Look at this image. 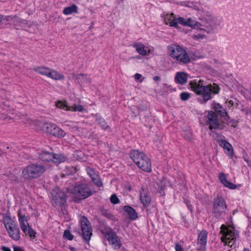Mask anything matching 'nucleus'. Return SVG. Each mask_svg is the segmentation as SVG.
I'll return each instance as SVG.
<instances>
[{
    "mask_svg": "<svg viewBox=\"0 0 251 251\" xmlns=\"http://www.w3.org/2000/svg\"><path fill=\"white\" fill-rule=\"evenodd\" d=\"M190 97V95L188 92H182L180 94V98L183 101L188 100Z\"/></svg>",
    "mask_w": 251,
    "mask_h": 251,
    "instance_id": "33",
    "label": "nucleus"
},
{
    "mask_svg": "<svg viewBox=\"0 0 251 251\" xmlns=\"http://www.w3.org/2000/svg\"><path fill=\"white\" fill-rule=\"evenodd\" d=\"M153 79L154 81H159V80H160V77H159L158 76H155L153 77Z\"/></svg>",
    "mask_w": 251,
    "mask_h": 251,
    "instance_id": "49",
    "label": "nucleus"
},
{
    "mask_svg": "<svg viewBox=\"0 0 251 251\" xmlns=\"http://www.w3.org/2000/svg\"><path fill=\"white\" fill-rule=\"evenodd\" d=\"M130 157L138 167L144 171L150 172L151 165L150 159L143 152L133 150L130 152Z\"/></svg>",
    "mask_w": 251,
    "mask_h": 251,
    "instance_id": "5",
    "label": "nucleus"
},
{
    "mask_svg": "<svg viewBox=\"0 0 251 251\" xmlns=\"http://www.w3.org/2000/svg\"><path fill=\"white\" fill-rule=\"evenodd\" d=\"M198 24V23L197 22H196V21L191 19V18H188L187 19H186V25L185 26H190V27H195Z\"/></svg>",
    "mask_w": 251,
    "mask_h": 251,
    "instance_id": "31",
    "label": "nucleus"
},
{
    "mask_svg": "<svg viewBox=\"0 0 251 251\" xmlns=\"http://www.w3.org/2000/svg\"><path fill=\"white\" fill-rule=\"evenodd\" d=\"M168 50L170 56L179 64H187L191 62V58L187 51L179 45H172L168 47Z\"/></svg>",
    "mask_w": 251,
    "mask_h": 251,
    "instance_id": "2",
    "label": "nucleus"
},
{
    "mask_svg": "<svg viewBox=\"0 0 251 251\" xmlns=\"http://www.w3.org/2000/svg\"><path fill=\"white\" fill-rule=\"evenodd\" d=\"M42 130L48 133L57 137H64L66 133L55 124L46 123L42 126Z\"/></svg>",
    "mask_w": 251,
    "mask_h": 251,
    "instance_id": "11",
    "label": "nucleus"
},
{
    "mask_svg": "<svg viewBox=\"0 0 251 251\" xmlns=\"http://www.w3.org/2000/svg\"><path fill=\"white\" fill-rule=\"evenodd\" d=\"M77 6L75 4H73L71 6L65 7L63 10V13L65 15H68L73 13H77Z\"/></svg>",
    "mask_w": 251,
    "mask_h": 251,
    "instance_id": "27",
    "label": "nucleus"
},
{
    "mask_svg": "<svg viewBox=\"0 0 251 251\" xmlns=\"http://www.w3.org/2000/svg\"><path fill=\"white\" fill-rule=\"evenodd\" d=\"M50 69L49 68L45 67L44 66L38 67L35 68L33 70L37 73L48 77L50 71Z\"/></svg>",
    "mask_w": 251,
    "mask_h": 251,
    "instance_id": "28",
    "label": "nucleus"
},
{
    "mask_svg": "<svg viewBox=\"0 0 251 251\" xmlns=\"http://www.w3.org/2000/svg\"><path fill=\"white\" fill-rule=\"evenodd\" d=\"M80 224L81 236L86 242H89L92 235V228L90 223L85 216H82L80 219Z\"/></svg>",
    "mask_w": 251,
    "mask_h": 251,
    "instance_id": "10",
    "label": "nucleus"
},
{
    "mask_svg": "<svg viewBox=\"0 0 251 251\" xmlns=\"http://www.w3.org/2000/svg\"><path fill=\"white\" fill-rule=\"evenodd\" d=\"M206 125L210 130L221 129L220 120L217 115L213 111L208 112L206 116Z\"/></svg>",
    "mask_w": 251,
    "mask_h": 251,
    "instance_id": "13",
    "label": "nucleus"
},
{
    "mask_svg": "<svg viewBox=\"0 0 251 251\" xmlns=\"http://www.w3.org/2000/svg\"><path fill=\"white\" fill-rule=\"evenodd\" d=\"M5 18L4 19L3 16L2 17L1 16V20H0L1 24H3V22L5 21Z\"/></svg>",
    "mask_w": 251,
    "mask_h": 251,
    "instance_id": "51",
    "label": "nucleus"
},
{
    "mask_svg": "<svg viewBox=\"0 0 251 251\" xmlns=\"http://www.w3.org/2000/svg\"><path fill=\"white\" fill-rule=\"evenodd\" d=\"M246 98L251 100V89L246 94Z\"/></svg>",
    "mask_w": 251,
    "mask_h": 251,
    "instance_id": "46",
    "label": "nucleus"
},
{
    "mask_svg": "<svg viewBox=\"0 0 251 251\" xmlns=\"http://www.w3.org/2000/svg\"><path fill=\"white\" fill-rule=\"evenodd\" d=\"M187 80V75L186 73L183 72L177 73L175 77L176 82L181 85L186 83Z\"/></svg>",
    "mask_w": 251,
    "mask_h": 251,
    "instance_id": "22",
    "label": "nucleus"
},
{
    "mask_svg": "<svg viewBox=\"0 0 251 251\" xmlns=\"http://www.w3.org/2000/svg\"><path fill=\"white\" fill-rule=\"evenodd\" d=\"M212 108L216 112L219 114L222 117L227 116V113L226 109L219 103L213 102L212 103Z\"/></svg>",
    "mask_w": 251,
    "mask_h": 251,
    "instance_id": "17",
    "label": "nucleus"
},
{
    "mask_svg": "<svg viewBox=\"0 0 251 251\" xmlns=\"http://www.w3.org/2000/svg\"><path fill=\"white\" fill-rule=\"evenodd\" d=\"M207 232L203 230L198 234L197 244L198 246V250L202 251L205 249L207 243Z\"/></svg>",
    "mask_w": 251,
    "mask_h": 251,
    "instance_id": "15",
    "label": "nucleus"
},
{
    "mask_svg": "<svg viewBox=\"0 0 251 251\" xmlns=\"http://www.w3.org/2000/svg\"><path fill=\"white\" fill-rule=\"evenodd\" d=\"M219 179L222 183L226 187L232 189H235L236 188V185L230 182H229L226 179V176L224 173H222L220 174Z\"/></svg>",
    "mask_w": 251,
    "mask_h": 251,
    "instance_id": "23",
    "label": "nucleus"
},
{
    "mask_svg": "<svg viewBox=\"0 0 251 251\" xmlns=\"http://www.w3.org/2000/svg\"><path fill=\"white\" fill-rule=\"evenodd\" d=\"M164 21L166 25H169L171 26L177 28V25H176V17L173 13L165 15Z\"/></svg>",
    "mask_w": 251,
    "mask_h": 251,
    "instance_id": "18",
    "label": "nucleus"
},
{
    "mask_svg": "<svg viewBox=\"0 0 251 251\" xmlns=\"http://www.w3.org/2000/svg\"><path fill=\"white\" fill-rule=\"evenodd\" d=\"M64 236L69 240H72L73 239V235L70 233L69 230H65Z\"/></svg>",
    "mask_w": 251,
    "mask_h": 251,
    "instance_id": "37",
    "label": "nucleus"
},
{
    "mask_svg": "<svg viewBox=\"0 0 251 251\" xmlns=\"http://www.w3.org/2000/svg\"><path fill=\"white\" fill-rule=\"evenodd\" d=\"M52 204L54 206L61 207L66 202L65 193L59 188L55 189L51 192Z\"/></svg>",
    "mask_w": 251,
    "mask_h": 251,
    "instance_id": "12",
    "label": "nucleus"
},
{
    "mask_svg": "<svg viewBox=\"0 0 251 251\" xmlns=\"http://www.w3.org/2000/svg\"><path fill=\"white\" fill-rule=\"evenodd\" d=\"M48 77L55 80H63L65 78L63 75L53 69H50Z\"/></svg>",
    "mask_w": 251,
    "mask_h": 251,
    "instance_id": "24",
    "label": "nucleus"
},
{
    "mask_svg": "<svg viewBox=\"0 0 251 251\" xmlns=\"http://www.w3.org/2000/svg\"><path fill=\"white\" fill-rule=\"evenodd\" d=\"M165 87H167V85H165Z\"/></svg>",
    "mask_w": 251,
    "mask_h": 251,
    "instance_id": "57",
    "label": "nucleus"
},
{
    "mask_svg": "<svg viewBox=\"0 0 251 251\" xmlns=\"http://www.w3.org/2000/svg\"><path fill=\"white\" fill-rule=\"evenodd\" d=\"M133 47L135 48L136 50L139 54L143 56H145L147 54L145 47L143 44L140 43H135L133 45Z\"/></svg>",
    "mask_w": 251,
    "mask_h": 251,
    "instance_id": "26",
    "label": "nucleus"
},
{
    "mask_svg": "<svg viewBox=\"0 0 251 251\" xmlns=\"http://www.w3.org/2000/svg\"><path fill=\"white\" fill-rule=\"evenodd\" d=\"M176 25H178V24H180L183 25H186V20L184 19L182 17H178L177 18H176Z\"/></svg>",
    "mask_w": 251,
    "mask_h": 251,
    "instance_id": "35",
    "label": "nucleus"
},
{
    "mask_svg": "<svg viewBox=\"0 0 251 251\" xmlns=\"http://www.w3.org/2000/svg\"><path fill=\"white\" fill-rule=\"evenodd\" d=\"M15 119H17V120L20 119V117H19L18 116H17V117H15Z\"/></svg>",
    "mask_w": 251,
    "mask_h": 251,
    "instance_id": "56",
    "label": "nucleus"
},
{
    "mask_svg": "<svg viewBox=\"0 0 251 251\" xmlns=\"http://www.w3.org/2000/svg\"><path fill=\"white\" fill-rule=\"evenodd\" d=\"M67 110L71 111H82L84 110V107L81 105H75L74 106L70 107V108H68Z\"/></svg>",
    "mask_w": 251,
    "mask_h": 251,
    "instance_id": "30",
    "label": "nucleus"
},
{
    "mask_svg": "<svg viewBox=\"0 0 251 251\" xmlns=\"http://www.w3.org/2000/svg\"><path fill=\"white\" fill-rule=\"evenodd\" d=\"M18 217L20 228L23 232L32 238L36 237V232L32 229L31 226L28 223L27 217L25 215H22L21 210L18 211Z\"/></svg>",
    "mask_w": 251,
    "mask_h": 251,
    "instance_id": "7",
    "label": "nucleus"
},
{
    "mask_svg": "<svg viewBox=\"0 0 251 251\" xmlns=\"http://www.w3.org/2000/svg\"><path fill=\"white\" fill-rule=\"evenodd\" d=\"M45 166L38 164L32 163L28 165L22 170V176L25 179L31 180L41 176L46 171Z\"/></svg>",
    "mask_w": 251,
    "mask_h": 251,
    "instance_id": "3",
    "label": "nucleus"
},
{
    "mask_svg": "<svg viewBox=\"0 0 251 251\" xmlns=\"http://www.w3.org/2000/svg\"><path fill=\"white\" fill-rule=\"evenodd\" d=\"M217 142L219 145L223 148L226 155L228 156H233V150L230 144L225 140H218Z\"/></svg>",
    "mask_w": 251,
    "mask_h": 251,
    "instance_id": "16",
    "label": "nucleus"
},
{
    "mask_svg": "<svg viewBox=\"0 0 251 251\" xmlns=\"http://www.w3.org/2000/svg\"><path fill=\"white\" fill-rule=\"evenodd\" d=\"M189 85L192 90L200 96L198 100L201 104H204L211 100L214 95L219 93L220 90L217 84L213 83L205 85L203 81L201 79L191 81Z\"/></svg>",
    "mask_w": 251,
    "mask_h": 251,
    "instance_id": "1",
    "label": "nucleus"
},
{
    "mask_svg": "<svg viewBox=\"0 0 251 251\" xmlns=\"http://www.w3.org/2000/svg\"><path fill=\"white\" fill-rule=\"evenodd\" d=\"M3 223L7 233L12 239L17 241L20 238V231L16 223L9 216L3 217Z\"/></svg>",
    "mask_w": 251,
    "mask_h": 251,
    "instance_id": "6",
    "label": "nucleus"
},
{
    "mask_svg": "<svg viewBox=\"0 0 251 251\" xmlns=\"http://www.w3.org/2000/svg\"><path fill=\"white\" fill-rule=\"evenodd\" d=\"M251 113V111L250 110H248L247 112H246V114L247 115H248L249 114Z\"/></svg>",
    "mask_w": 251,
    "mask_h": 251,
    "instance_id": "53",
    "label": "nucleus"
},
{
    "mask_svg": "<svg viewBox=\"0 0 251 251\" xmlns=\"http://www.w3.org/2000/svg\"><path fill=\"white\" fill-rule=\"evenodd\" d=\"M5 99L9 100L10 99V94L8 92L5 91Z\"/></svg>",
    "mask_w": 251,
    "mask_h": 251,
    "instance_id": "45",
    "label": "nucleus"
},
{
    "mask_svg": "<svg viewBox=\"0 0 251 251\" xmlns=\"http://www.w3.org/2000/svg\"><path fill=\"white\" fill-rule=\"evenodd\" d=\"M110 201L114 204H118L120 202V200L115 194H112L110 197Z\"/></svg>",
    "mask_w": 251,
    "mask_h": 251,
    "instance_id": "34",
    "label": "nucleus"
},
{
    "mask_svg": "<svg viewBox=\"0 0 251 251\" xmlns=\"http://www.w3.org/2000/svg\"><path fill=\"white\" fill-rule=\"evenodd\" d=\"M3 104L5 105L6 106H7V107H9V103H7H7H5V102H3Z\"/></svg>",
    "mask_w": 251,
    "mask_h": 251,
    "instance_id": "52",
    "label": "nucleus"
},
{
    "mask_svg": "<svg viewBox=\"0 0 251 251\" xmlns=\"http://www.w3.org/2000/svg\"><path fill=\"white\" fill-rule=\"evenodd\" d=\"M103 214L104 216L107 217L108 219H111L112 218L113 215L108 211H104L103 212Z\"/></svg>",
    "mask_w": 251,
    "mask_h": 251,
    "instance_id": "41",
    "label": "nucleus"
},
{
    "mask_svg": "<svg viewBox=\"0 0 251 251\" xmlns=\"http://www.w3.org/2000/svg\"><path fill=\"white\" fill-rule=\"evenodd\" d=\"M88 174L91 177V179L92 177L95 176L97 175L95 174L94 171L92 169H89L87 171Z\"/></svg>",
    "mask_w": 251,
    "mask_h": 251,
    "instance_id": "40",
    "label": "nucleus"
},
{
    "mask_svg": "<svg viewBox=\"0 0 251 251\" xmlns=\"http://www.w3.org/2000/svg\"><path fill=\"white\" fill-rule=\"evenodd\" d=\"M105 237L114 249H119L121 247V241L114 232L112 231L107 232L105 234Z\"/></svg>",
    "mask_w": 251,
    "mask_h": 251,
    "instance_id": "14",
    "label": "nucleus"
},
{
    "mask_svg": "<svg viewBox=\"0 0 251 251\" xmlns=\"http://www.w3.org/2000/svg\"><path fill=\"white\" fill-rule=\"evenodd\" d=\"M1 249L3 251H11V249L9 248L6 247H2L1 248Z\"/></svg>",
    "mask_w": 251,
    "mask_h": 251,
    "instance_id": "47",
    "label": "nucleus"
},
{
    "mask_svg": "<svg viewBox=\"0 0 251 251\" xmlns=\"http://www.w3.org/2000/svg\"><path fill=\"white\" fill-rule=\"evenodd\" d=\"M55 105L57 107L60 109H63L65 110H67L66 109L68 108H70V107L67 105L66 101H58L56 102Z\"/></svg>",
    "mask_w": 251,
    "mask_h": 251,
    "instance_id": "29",
    "label": "nucleus"
},
{
    "mask_svg": "<svg viewBox=\"0 0 251 251\" xmlns=\"http://www.w3.org/2000/svg\"><path fill=\"white\" fill-rule=\"evenodd\" d=\"M73 78L77 80L78 83L80 84L90 83L91 82L90 78L88 77L86 74L73 75Z\"/></svg>",
    "mask_w": 251,
    "mask_h": 251,
    "instance_id": "21",
    "label": "nucleus"
},
{
    "mask_svg": "<svg viewBox=\"0 0 251 251\" xmlns=\"http://www.w3.org/2000/svg\"><path fill=\"white\" fill-rule=\"evenodd\" d=\"M142 77V75L137 73L134 75V78L136 80H138Z\"/></svg>",
    "mask_w": 251,
    "mask_h": 251,
    "instance_id": "44",
    "label": "nucleus"
},
{
    "mask_svg": "<svg viewBox=\"0 0 251 251\" xmlns=\"http://www.w3.org/2000/svg\"><path fill=\"white\" fill-rule=\"evenodd\" d=\"M193 39L198 40L205 38V35L201 34H194L192 36Z\"/></svg>",
    "mask_w": 251,
    "mask_h": 251,
    "instance_id": "39",
    "label": "nucleus"
},
{
    "mask_svg": "<svg viewBox=\"0 0 251 251\" xmlns=\"http://www.w3.org/2000/svg\"><path fill=\"white\" fill-rule=\"evenodd\" d=\"M54 156L53 153H51L49 152L43 151L39 154V158L44 162H51L53 160Z\"/></svg>",
    "mask_w": 251,
    "mask_h": 251,
    "instance_id": "25",
    "label": "nucleus"
},
{
    "mask_svg": "<svg viewBox=\"0 0 251 251\" xmlns=\"http://www.w3.org/2000/svg\"><path fill=\"white\" fill-rule=\"evenodd\" d=\"M175 250L176 251H184L183 248L178 243H176Z\"/></svg>",
    "mask_w": 251,
    "mask_h": 251,
    "instance_id": "42",
    "label": "nucleus"
},
{
    "mask_svg": "<svg viewBox=\"0 0 251 251\" xmlns=\"http://www.w3.org/2000/svg\"><path fill=\"white\" fill-rule=\"evenodd\" d=\"M14 251H24L20 247H14Z\"/></svg>",
    "mask_w": 251,
    "mask_h": 251,
    "instance_id": "48",
    "label": "nucleus"
},
{
    "mask_svg": "<svg viewBox=\"0 0 251 251\" xmlns=\"http://www.w3.org/2000/svg\"><path fill=\"white\" fill-rule=\"evenodd\" d=\"M242 251H250L249 249H244V250Z\"/></svg>",
    "mask_w": 251,
    "mask_h": 251,
    "instance_id": "54",
    "label": "nucleus"
},
{
    "mask_svg": "<svg viewBox=\"0 0 251 251\" xmlns=\"http://www.w3.org/2000/svg\"><path fill=\"white\" fill-rule=\"evenodd\" d=\"M92 180L98 186L100 187L102 185V183L101 180L100 179V177L97 175H96L94 177H92Z\"/></svg>",
    "mask_w": 251,
    "mask_h": 251,
    "instance_id": "32",
    "label": "nucleus"
},
{
    "mask_svg": "<svg viewBox=\"0 0 251 251\" xmlns=\"http://www.w3.org/2000/svg\"><path fill=\"white\" fill-rule=\"evenodd\" d=\"M230 105H233V102L232 101H229V102H228Z\"/></svg>",
    "mask_w": 251,
    "mask_h": 251,
    "instance_id": "55",
    "label": "nucleus"
},
{
    "mask_svg": "<svg viewBox=\"0 0 251 251\" xmlns=\"http://www.w3.org/2000/svg\"><path fill=\"white\" fill-rule=\"evenodd\" d=\"M123 209L127 213L128 218L131 220H135L138 218V214L135 210L128 205L124 206Z\"/></svg>",
    "mask_w": 251,
    "mask_h": 251,
    "instance_id": "20",
    "label": "nucleus"
},
{
    "mask_svg": "<svg viewBox=\"0 0 251 251\" xmlns=\"http://www.w3.org/2000/svg\"><path fill=\"white\" fill-rule=\"evenodd\" d=\"M99 123L101 127L104 129H107L109 127L107 125L106 123L102 118H100Z\"/></svg>",
    "mask_w": 251,
    "mask_h": 251,
    "instance_id": "36",
    "label": "nucleus"
},
{
    "mask_svg": "<svg viewBox=\"0 0 251 251\" xmlns=\"http://www.w3.org/2000/svg\"><path fill=\"white\" fill-rule=\"evenodd\" d=\"M220 233L222 234L221 237V241L224 243L225 245L234 248L235 246L234 244L239 237L238 232L232 226H226L222 225Z\"/></svg>",
    "mask_w": 251,
    "mask_h": 251,
    "instance_id": "4",
    "label": "nucleus"
},
{
    "mask_svg": "<svg viewBox=\"0 0 251 251\" xmlns=\"http://www.w3.org/2000/svg\"><path fill=\"white\" fill-rule=\"evenodd\" d=\"M53 155L54 156V157H53V160H51V162L55 163H60V162H61V157L59 155L53 153Z\"/></svg>",
    "mask_w": 251,
    "mask_h": 251,
    "instance_id": "38",
    "label": "nucleus"
},
{
    "mask_svg": "<svg viewBox=\"0 0 251 251\" xmlns=\"http://www.w3.org/2000/svg\"><path fill=\"white\" fill-rule=\"evenodd\" d=\"M71 193L79 200L86 199L92 195L91 189L87 184L84 183L76 185L72 190Z\"/></svg>",
    "mask_w": 251,
    "mask_h": 251,
    "instance_id": "9",
    "label": "nucleus"
},
{
    "mask_svg": "<svg viewBox=\"0 0 251 251\" xmlns=\"http://www.w3.org/2000/svg\"><path fill=\"white\" fill-rule=\"evenodd\" d=\"M69 249L71 251H76V249L74 247H69Z\"/></svg>",
    "mask_w": 251,
    "mask_h": 251,
    "instance_id": "50",
    "label": "nucleus"
},
{
    "mask_svg": "<svg viewBox=\"0 0 251 251\" xmlns=\"http://www.w3.org/2000/svg\"><path fill=\"white\" fill-rule=\"evenodd\" d=\"M185 203L187 205V206L188 208L192 212V206L191 204L189 203V201H186V200H184Z\"/></svg>",
    "mask_w": 251,
    "mask_h": 251,
    "instance_id": "43",
    "label": "nucleus"
},
{
    "mask_svg": "<svg viewBox=\"0 0 251 251\" xmlns=\"http://www.w3.org/2000/svg\"><path fill=\"white\" fill-rule=\"evenodd\" d=\"M140 198L142 203L145 207H148L151 201V199L149 195H148L142 188L140 192Z\"/></svg>",
    "mask_w": 251,
    "mask_h": 251,
    "instance_id": "19",
    "label": "nucleus"
},
{
    "mask_svg": "<svg viewBox=\"0 0 251 251\" xmlns=\"http://www.w3.org/2000/svg\"><path fill=\"white\" fill-rule=\"evenodd\" d=\"M227 208L225 200L220 197L215 198L212 206V212L215 217L218 219H221L222 215L225 213Z\"/></svg>",
    "mask_w": 251,
    "mask_h": 251,
    "instance_id": "8",
    "label": "nucleus"
}]
</instances>
